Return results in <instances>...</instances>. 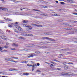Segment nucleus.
Listing matches in <instances>:
<instances>
[{
	"instance_id": "obj_47",
	"label": "nucleus",
	"mask_w": 77,
	"mask_h": 77,
	"mask_svg": "<svg viewBox=\"0 0 77 77\" xmlns=\"http://www.w3.org/2000/svg\"><path fill=\"white\" fill-rule=\"evenodd\" d=\"M43 6V7H45V8H48V7H47V6Z\"/></svg>"
},
{
	"instance_id": "obj_55",
	"label": "nucleus",
	"mask_w": 77,
	"mask_h": 77,
	"mask_svg": "<svg viewBox=\"0 0 77 77\" xmlns=\"http://www.w3.org/2000/svg\"><path fill=\"white\" fill-rule=\"evenodd\" d=\"M63 64V65H66V62H64Z\"/></svg>"
},
{
	"instance_id": "obj_36",
	"label": "nucleus",
	"mask_w": 77,
	"mask_h": 77,
	"mask_svg": "<svg viewBox=\"0 0 77 77\" xmlns=\"http://www.w3.org/2000/svg\"><path fill=\"white\" fill-rule=\"evenodd\" d=\"M4 47H5V48H9V46H5Z\"/></svg>"
},
{
	"instance_id": "obj_4",
	"label": "nucleus",
	"mask_w": 77,
	"mask_h": 77,
	"mask_svg": "<svg viewBox=\"0 0 77 77\" xmlns=\"http://www.w3.org/2000/svg\"><path fill=\"white\" fill-rule=\"evenodd\" d=\"M31 25H32V26H37V27H42V26L37 25L34 23H32Z\"/></svg>"
},
{
	"instance_id": "obj_57",
	"label": "nucleus",
	"mask_w": 77,
	"mask_h": 77,
	"mask_svg": "<svg viewBox=\"0 0 77 77\" xmlns=\"http://www.w3.org/2000/svg\"><path fill=\"white\" fill-rule=\"evenodd\" d=\"M9 44V43L8 42H6V45H8Z\"/></svg>"
},
{
	"instance_id": "obj_9",
	"label": "nucleus",
	"mask_w": 77,
	"mask_h": 77,
	"mask_svg": "<svg viewBox=\"0 0 77 77\" xmlns=\"http://www.w3.org/2000/svg\"><path fill=\"white\" fill-rule=\"evenodd\" d=\"M44 34L46 35H51V33L50 32H45L44 33Z\"/></svg>"
},
{
	"instance_id": "obj_26",
	"label": "nucleus",
	"mask_w": 77,
	"mask_h": 77,
	"mask_svg": "<svg viewBox=\"0 0 77 77\" xmlns=\"http://www.w3.org/2000/svg\"><path fill=\"white\" fill-rule=\"evenodd\" d=\"M33 11H38V12H41V11H39V10H35V9H33Z\"/></svg>"
},
{
	"instance_id": "obj_51",
	"label": "nucleus",
	"mask_w": 77,
	"mask_h": 77,
	"mask_svg": "<svg viewBox=\"0 0 77 77\" xmlns=\"http://www.w3.org/2000/svg\"><path fill=\"white\" fill-rule=\"evenodd\" d=\"M35 53H37V54H38V53H40V52H39V51H38V52H35Z\"/></svg>"
},
{
	"instance_id": "obj_13",
	"label": "nucleus",
	"mask_w": 77,
	"mask_h": 77,
	"mask_svg": "<svg viewBox=\"0 0 77 77\" xmlns=\"http://www.w3.org/2000/svg\"><path fill=\"white\" fill-rule=\"evenodd\" d=\"M63 29H66V30H71V29H72L69 28H64Z\"/></svg>"
},
{
	"instance_id": "obj_41",
	"label": "nucleus",
	"mask_w": 77,
	"mask_h": 77,
	"mask_svg": "<svg viewBox=\"0 0 77 77\" xmlns=\"http://www.w3.org/2000/svg\"><path fill=\"white\" fill-rule=\"evenodd\" d=\"M72 14L74 15H77V13H73Z\"/></svg>"
},
{
	"instance_id": "obj_5",
	"label": "nucleus",
	"mask_w": 77,
	"mask_h": 77,
	"mask_svg": "<svg viewBox=\"0 0 77 77\" xmlns=\"http://www.w3.org/2000/svg\"><path fill=\"white\" fill-rule=\"evenodd\" d=\"M1 37L2 39H5V40H6L7 39L6 38V37L5 35H2V36H1Z\"/></svg>"
},
{
	"instance_id": "obj_16",
	"label": "nucleus",
	"mask_w": 77,
	"mask_h": 77,
	"mask_svg": "<svg viewBox=\"0 0 77 77\" xmlns=\"http://www.w3.org/2000/svg\"><path fill=\"white\" fill-rule=\"evenodd\" d=\"M54 16H56V17H59L60 16V15L59 14H54Z\"/></svg>"
},
{
	"instance_id": "obj_64",
	"label": "nucleus",
	"mask_w": 77,
	"mask_h": 77,
	"mask_svg": "<svg viewBox=\"0 0 77 77\" xmlns=\"http://www.w3.org/2000/svg\"><path fill=\"white\" fill-rule=\"evenodd\" d=\"M33 54V56H36V54Z\"/></svg>"
},
{
	"instance_id": "obj_25",
	"label": "nucleus",
	"mask_w": 77,
	"mask_h": 77,
	"mask_svg": "<svg viewBox=\"0 0 77 77\" xmlns=\"http://www.w3.org/2000/svg\"><path fill=\"white\" fill-rule=\"evenodd\" d=\"M3 47L0 46V51H1V52H2V48Z\"/></svg>"
},
{
	"instance_id": "obj_32",
	"label": "nucleus",
	"mask_w": 77,
	"mask_h": 77,
	"mask_svg": "<svg viewBox=\"0 0 77 77\" xmlns=\"http://www.w3.org/2000/svg\"><path fill=\"white\" fill-rule=\"evenodd\" d=\"M20 39H26V38H23V37H21L20 38Z\"/></svg>"
},
{
	"instance_id": "obj_31",
	"label": "nucleus",
	"mask_w": 77,
	"mask_h": 77,
	"mask_svg": "<svg viewBox=\"0 0 77 77\" xmlns=\"http://www.w3.org/2000/svg\"><path fill=\"white\" fill-rule=\"evenodd\" d=\"M29 30H31V29H32V27L29 26Z\"/></svg>"
},
{
	"instance_id": "obj_62",
	"label": "nucleus",
	"mask_w": 77,
	"mask_h": 77,
	"mask_svg": "<svg viewBox=\"0 0 77 77\" xmlns=\"http://www.w3.org/2000/svg\"><path fill=\"white\" fill-rule=\"evenodd\" d=\"M54 61H55V62H57V60L56 59H54Z\"/></svg>"
},
{
	"instance_id": "obj_6",
	"label": "nucleus",
	"mask_w": 77,
	"mask_h": 77,
	"mask_svg": "<svg viewBox=\"0 0 77 77\" xmlns=\"http://www.w3.org/2000/svg\"><path fill=\"white\" fill-rule=\"evenodd\" d=\"M12 45L14 47H18V45L15 43L13 44Z\"/></svg>"
},
{
	"instance_id": "obj_45",
	"label": "nucleus",
	"mask_w": 77,
	"mask_h": 77,
	"mask_svg": "<svg viewBox=\"0 0 77 77\" xmlns=\"http://www.w3.org/2000/svg\"><path fill=\"white\" fill-rule=\"evenodd\" d=\"M68 64H72V65H73V63H68Z\"/></svg>"
},
{
	"instance_id": "obj_23",
	"label": "nucleus",
	"mask_w": 77,
	"mask_h": 77,
	"mask_svg": "<svg viewBox=\"0 0 77 77\" xmlns=\"http://www.w3.org/2000/svg\"><path fill=\"white\" fill-rule=\"evenodd\" d=\"M29 56H30V57H33V54H31L29 55Z\"/></svg>"
},
{
	"instance_id": "obj_15",
	"label": "nucleus",
	"mask_w": 77,
	"mask_h": 77,
	"mask_svg": "<svg viewBox=\"0 0 77 77\" xmlns=\"http://www.w3.org/2000/svg\"><path fill=\"white\" fill-rule=\"evenodd\" d=\"M6 20H7V21H12V20H11L10 19L7 18V19H5Z\"/></svg>"
},
{
	"instance_id": "obj_11",
	"label": "nucleus",
	"mask_w": 77,
	"mask_h": 77,
	"mask_svg": "<svg viewBox=\"0 0 77 77\" xmlns=\"http://www.w3.org/2000/svg\"><path fill=\"white\" fill-rule=\"evenodd\" d=\"M18 30H20V31H23V29L21 28V27L20 26H19L18 27Z\"/></svg>"
},
{
	"instance_id": "obj_8",
	"label": "nucleus",
	"mask_w": 77,
	"mask_h": 77,
	"mask_svg": "<svg viewBox=\"0 0 77 77\" xmlns=\"http://www.w3.org/2000/svg\"><path fill=\"white\" fill-rule=\"evenodd\" d=\"M29 75V73H26V72H24L23 73V75Z\"/></svg>"
},
{
	"instance_id": "obj_33",
	"label": "nucleus",
	"mask_w": 77,
	"mask_h": 77,
	"mask_svg": "<svg viewBox=\"0 0 77 77\" xmlns=\"http://www.w3.org/2000/svg\"><path fill=\"white\" fill-rule=\"evenodd\" d=\"M0 44H3V42H2V40H0Z\"/></svg>"
},
{
	"instance_id": "obj_42",
	"label": "nucleus",
	"mask_w": 77,
	"mask_h": 77,
	"mask_svg": "<svg viewBox=\"0 0 77 77\" xmlns=\"http://www.w3.org/2000/svg\"><path fill=\"white\" fill-rule=\"evenodd\" d=\"M14 59H18V57H13Z\"/></svg>"
},
{
	"instance_id": "obj_50",
	"label": "nucleus",
	"mask_w": 77,
	"mask_h": 77,
	"mask_svg": "<svg viewBox=\"0 0 77 77\" xmlns=\"http://www.w3.org/2000/svg\"><path fill=\"white\" fill-rule=\"evenodd\" d=\"M2 52H3V51H5V52H7V51H8L7 50H4L2 51Z\"/></svg>"
},
{
	"instance_id": "obj_37",
	"label": "nucleus",
	"mask_w": 77,
	"mask_h": 77,
	"mask_svg": "<svg viewBox=\"0 0 77 77\" xmlns=\"http://www.w3.org/2000/svg\"><path fill=\"white\" fill-rule=\"evenodd\" d=\"M14 62H15V63H18V61H14V60H13V61Z\"/></svg>"
},
{
	"instance_id": "obj_53",
	"label": "nucleus",
	"mask_w": 77,
	"mask_h": 77,
	"mask_svg": "<svg viewBox=\"0 0 77 77\" xmlns=\"http://www.w3.org/2000/svg\"><path fill=\"white\" fill-rule=\"evenodd\" d=\"M40 65V64H39V63H37V66H39Z\"/></svg>"
},
{
	"instance_id": "obj_39",
	"label": "nucleus",
	"mask_w": 77,
	"mask_h": 77,
	"mask_svg": "<svg viewBox=\"0 0 77 77\" xmlns=\"http://www.w3.org/2000/svg\"><path fill=\"white\" fill-rule=\"evenodd\" d=\"M70 3H74V0H70Z\"/></svg>"
},
{
	"instance_id": "obj_38",
	"label": "nucleus",
	"mask_w": 77,
	"mask_h": 77,
	"mask_svg": "<svg viewBox=\"0 0 77 77\" xmlns=\"http://www.w3.org/2000/svg\"><path fill=\"white\" fill-rule=\"evenodd\" d=\"M0 23H5V22H3L2 20H0Z\"/></svg>"
},
{
	"instance_id": "obj_17",
	"label": "nucleus",
	"mask_w": 77,
	"mask_h": 77,
	"mask_svg": "<svg viewBox=\"0 0 77 77\" xmlns=\"http://www.w3.org/2000/svg\"><path fill=\"white\" fill-rule=\"evenodd\" d=\"M13 2H15V3H20V1H16L15 0H14Z\"/></svg>"
},
{
	"instance_id": "obj_48",
	"label": "nucleus",
	"mask_w": 77,
	"mask_h": 77,
	"mask_svg": "<svg viewBox=\"0 0 77 77\" xmlns=\"http://www.w3.org/2000/svg\"><path fill=\"white\" fill-rule=\"evenodd\" d=\"M42 2V3H44L45 1H44V0H42V1H40V2Z\"/></svg>"
},
{
	"instance_id": "obj_63",
	"label": "nucleus",
	"mask_w": 77,
	"mask_h": 77,
	"mask_svg": "<svg viewBox=\"0 0 77 77\" xmlns=\"http://www.w3.org/2000/svg\"><path fill=\"white\" fill-rule=\"evenodd\" d=\"M11 25H12L13 26H15V24L12 23Z\"/></svg>"
},
{
	"instance_id": "obj_35",
	"label": "nucleus",
	"mask_w": 77,
	"mask_h": 77,
	"mask_svg": "<svg viewBox=\"0 0 77 77\" xmlns=\"http://www.w3.org/2000/svg\"><path fill=\"white\" fill-rule=\"evenodd\" d=\"M60 3L61 4V5H65V3L64 2H60Z\"/></svg>"
},
{
	"instance_id": "obj_40",
	"label": "nucleus",
	"mask_w": 77,
	"mask_h": 77,
	"mask_svg": "<svg viewBox=\"0 0 77 77\" xmlns=\"http://www.w3.org/2000/svg\"><path fill=\"white\" fill-rule=\"evenodd\" d=\"M8 26L9 27H12V26L11 25H8Z\"/></svg>"
},
{
	"instance_id": "obj_43",
	"label": "nucleus",
	"mask_w": 77,
	"mask_h": 77,
	"mask_svg": "<svg viewBox=\"0 0 77 77\" xmlns=\"http://www.w3.org/2000/svg\"><path fill=\"white\" fill-rule=\"evenodd\" d=\"M25 46L26 47H29V44H26L25 45Z\"/></svg>"
},
{
	"instance_id": "obj_59",
	"label": "nucleus",
	"mask_w": 77,
	"mask_h": 77,
	"mask_svg": "<svg viewBox=\"0 0 77 77\" xmlns=\"http://www.w3.org/2000/svg\"><path fill=\"white\" fill-rule=\"evenodd\" d=\"M52 13H53L54 14H57V13H55L53 11L52 12Z\"/></svg>"
},
{
	"instance_id": "obj_46",
	"label": "nucleus",
	"mask_w": 77,
	"mask_h": 77,
	"mask_svg": "<svg viewBox=\"0 0 77 77\" xmlns=\"http://www.w3.org/2000/svg\"><path fill=\"white\" fill-rule=\"evenodd\" d=\"M11 50H15V49L14 48H11Z\"/></svg>"
},
{
	"instance_id": "obj_21",
	"label": "nucleus",
	"mask_w": 77,
	"mask_h": 77,
	"mask_svg": "<svg viewBox=\"0 0 77 77\" xmlns=\"http://www.w3.org/2000/svg\"><path fill=\"white\" fill-rule=\"evenodd\" d=\"M68 50V49H62V50H63V51H67V50Z\"/></svg>"
},
{
	"instance_id": "obj_60",
	"label": "nucleus",
	"mask_w": 77,
	"mask_h": 77,
	"mask_svg": "<svg viewBox=\"0 0 77 77\" xmlns=\"http://www.w3.org/2000/svg\"><path fill=\"white\" fill-rule=\"evenodd\" d=\"M45 63H47V64H48V65H49V64H50L49 63H47V62H45Z\"/></svg>"
},
{
	"instance_id": "obj_14",
	"label": "nucleus",
	"mask_w": 77,
	"mask_h": 77,
	"mask_svg": "<svg viewBox=\"0 0 77 77\" xmlns=\"http://www.w3.org/2000/svg\"><path fill=\"white\" fill-rule=\"evenodd\" d=\"M64 69H68V66H64Z\"/></svg>"
},
{
	"instance_id": "obj_24",
	"label": "nucleus",
	"mask_w": 77,
	"mask_h": 77,
	"mask_svg": "<svg viewBox=\"0 0 77 77\" xmlns=\"http://www.w3.org/2000/svg\"><path fill=\"white\" fill-rule=\"evenodd\" d=\"M3 74V75H4V74H6L5 73V72H0V74Z\"/></svg>"
},
{
	"instance_id": "obj_34",
	"label": "nucleus",
	"mask_w": 77,
	"mask_h": 77,
	"mask_svg": "<svg viewBox=\"0 0 77 77\" xmlns=\"http://www.w3.org/2000/svg\"><path fill=\"white\" fill-rule=\"evenodd\" d=\"M27 66H32V65L28 64H27Z\"/></svg>"
},
{
	"instance_id": "obj_12",
	"label": "nucleus",
	"mask_w": 77,
	"mask_h": 77,
	"mask_svg": "<svg viewBox=\"0 0 77 77\" xmlns=\"http://www.w3.org/2000/svg\"><path fill=\"white\" fill-rule=\"evenodd\" d=\"M32 71H33L34 69H35V65H32Z\"/></svg>"
},
{
	"instance_id": "obj_29",
	"label": "nucleus",
	"mask_w": 77,
	"mask_h": 77,
	"mask_svg": "<svg viewBox=\"0 0 77 77\" xmlns=\"http://www.w3.org/2000/svg\"><path fill=\"white\" fill-rule=\"evenodd\" d=\"M28 50H29L28 49L25 48L23 49V51H28Z\"/></svg>"
},
{
	"instance_id": "obj_49",
	"label": "nucleus",
	"mask_w": 77,
	"mask_h": 77,
	"mask_svg": "<svg viewBox=\"0 0 77 77\" xmlns=\"http://www.w3.org/2000/svg\"><path fill=\"white\" fill-rule=\"evenodd\" d=\"M54 66V65H53V64H51L50 65V66L51 67L52 66Z\"/></svg>"
},
{
	"instance_id": "obj_54",
	"label": "nucleus",
	"mask_w": 77,
	"mask_h": 77,
	"mask_svg": "<svg viewBox=\"0 0 77 77\" xmlns=\"http://www.w3.org/2000/svg\"><path fill=\"white\" fill-rule=\"evenodd\" d=\"M44 3L47 4V3H48V2H47L46 1H45V2H44Z\"/></svg>"
},
{
	"instance_id": "obj_30",
	"label": "nucleus",
	"mask_w": 77,
	"mask_h": 77,
	"mask_svg": "<svg viewBox=\"0 0 77 77\" xmlns=\"http://www.w3.org/2000/svg\"><path fill=\"white\" fill-rule=\"evenodd\" d=\"M23 27H29V26H26V25L25 24H24L23 25Z\"/></svg>"
},
{
	"instance_id": "obj_28",
	"label": "nucleus",
	"mask_w": 77,
	"mask_h": 77,
	"mask_svg": "<svg viewBox=\"0 0 77 77\" xmlns=\"http://www.w3.org/2000/svg\"><path fill=\"white\" fill-rule=\"evenodd\" d=\"M32 47V44H28V47Z\"/></svg>"
},
{
	"instance_id": "obj_10",
	"label": "nucleus",
	"mask_w": 77,
	"mask_h": 77,
	"mask_svg": "<svg viewBox=\"0 0 77 77\" xmlns=\"http://www.w3.org/2000/svg\"><path fill=\"white\" fill-rule=\"evenodd\" d=\"M15 14H16V15H24L23 14H21V13H19V12H16L15 13Z\"/></svg>"
},
{
	"instance_id": "obj_27",
	"label": "nucleus",
	"mask_w": 77,
	"mask_h": 77,
	"mask_svg": "<svg viewBox=\"0 0 77 77\" xmlns=\"http://www.w3.org/2000/svg\"><path fill=\"white\" fill-rule=\"evenodd\" d=\"M21 35L22 36H26V34L24 33H22Z\"/></svg>"
},
{
	"instance_id": "obj_44",
	"label": "nucleus",
	"mask_w": 77,
	"mask_h": 77,
	"mask_svg": "<svg viewBox=\"0 0 77 77\" xmlns=\"http://www.w3.org/2000/svg\"><path fill=\"white\" fill-rule=\"evenodd\" d=\"M14 32H16V33H17L18 32L17 30L16 29H15L14 30Z\"/></svg>"
},
{
	"instance_id": "obj_20",
	"label": "nucleus",
	"mask_w": 77,
	"mask_h": 77,
	"mask_svg": "<svg viewBox=\"0 0 77 77\" xmlns=\"http://www.w3.org/2000/svg\"><path fill=\"white\" fill-rule=\"evenodd\" d=\"M28 62V61H24L23 62H22L21 63H27Z\"/></svg>"
},
{
	"instance_id": "obj_18",
	"label": "nucleus",
	"mask_w": 77,
	"mask_h": 77,
	"mask_svg": "<svg viewBox=\"0 0 77 77\" xmlns=\"http://www.w3.org/2000/svg\"><path fill=\"white\" fill-rule=\"evenodd\" d=\"M75 32L71 31V32L69 33V34H75Z\"/></svg>"
},
{
	"instance_id": "obj_3",
	"label": "nucleus",
	"mask_w": 77,
	"mask_h": 77,
	"mask_svg": "<svg viewBox=\"0 0 77 77\" xmlns=\"http://www.w3.org/2000/svg\"><path fill=\"white\" fill-rule=\"evenodd\" d=\"M6 60H8V61H10V62H13V60L10 58H5Z\"/></svg>"
},
{
	"instance_id": "obj_52",
	"label": "nucleus",
	"mask_w": 77,
	"mask_h": 77,
	"mask_svg": "<svg viewBox=\"0 0 77 77\" xmlns=\"http://www.w3.org/2000/svg\"><path fill=\"white\" fill-rule=\"evenodd\" d=\"M19 51H24V49H19Z\"/></svg>"
},
{
	"instance_id": "obj_2",
	"label": "nucleus",
	"mask_w": 77,
	"mask_h": 77,
	"mask_svg": "<svg viewBox=\"0 0 77 77\" xmlns=\"http://www.w3.org/2000/svg\"><path fill=\"white\" fill-rule=\"evenodd\" d=\"M49 39V40H50V41H54V39H52V38H49L48 37H43L41 38V39Z\"/></svg>"
},
{
	"instance_id": "obj_56",
	"label": "nucleus",
	"mask_w": 77,
	"mask_h": 77,
	"mask_svg": "<svg viewBox=\"0 0 77 77\" xmlns=\"http://www.w3.org/2000/svg\"><path fill=\"white\" fill-rule=\"evenodd\" d=\"M34 46H35V45H33V44L32 45L31 47H34Z\"/></svg>"
},
{
	"instance_id": "obj_7",
	"label": "nucleus",
	"mask_w": 77,
	"mask_h": 77,
	"mask_svg": "<svg viewBox=\"0 0 77 77\" xmlns=\"http://www.w3.org/2000/svg\"><path fill=\"white\" fill-rule=\"evenodd\" d=\"M26 36H33V35L31 34H26Z\"/></svg>"
},
{
	"instance_id": "obj_19",
	"label": "nucleus",
	"mask_w": 77,
	"mask_h": 77,
	"mask_svg": "<svg viewBox=\"0 0 77 77\" xmlns=\"http://www.w3.org/2000/svg\"><path fill=\"white\" fill-rule=\"evenodd\" d=\"M28 21H26V20H24L23 21V23H28Z\"/></svg>"
},
{
	"instance_id": "obj_1",
	"label": "nucleus",
	"mask_w": 77,
	"mask_h": 77,
	"mask_svg": "<svg viewBox=\"0 0 77 77\" xmlns=\"http://www.w3.org/2000/svg\"><path fill=\"white\" fill-rule=\"evenodd\" d=\"M61 75H69H69H73V74L70 73V72H66V73H64L63 72L61 73Z\"/></svg>"
},
{
	"instance_id": "obj_61",
	"label": "nucleus",
	"mask_w": 77,
	"mask_h": 77,
	"mask_svg": "<svg viewBox=\"0 0 77 77\" xmlns=\"http://www.w3.org/2000/svg\"><path fill=\"white\" fill-rule=\"evenodd\" d=\"M37 72H41V71L40 70H37Z\"/></svg>"
},
{
	"instance_id": "obj_22",
	"label": "nucleus",
	"mask_w": 77,
	"mask_h": 77,
	"mask_svg": "<svg viewBox=\"0 0 77 77\" xmlns=\"http://www.w3.org/2000/svg\"><path fill=\"white\" fill-rule=\"evenodd\" d=\"M15 70L14 69H9V71H15Z\"/></svg>"
},
{
	"instance_id": "obj_58",
	"label": "nucleus",
	"mask_w": 77,
	"mask_h": 77,
	"mask_svg": "<svg viewBox=\"0 0 77 77\" xmlns=\"http://www.w3.org/2000/svg\"><path fill=\"white\" fill-rule=\"evenodd\" d=\"M5 14L7 15H9V14H8V13H6Z\"/></svg>"
}]
</instances>
